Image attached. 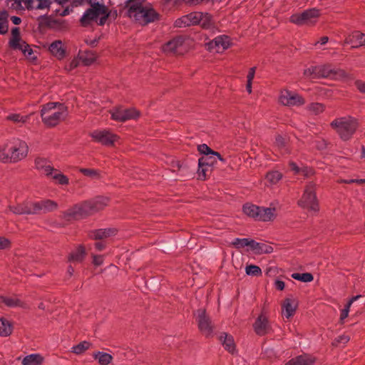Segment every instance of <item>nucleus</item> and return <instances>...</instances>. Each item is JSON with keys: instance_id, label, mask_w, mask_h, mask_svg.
<instances>
[{"instance_id": "1", "label": "nucleus", "mask_w": 365, "mask_h": 365, "mask_svg": "<svg viewBox=\"0 0 365 365\" xmlns=\"http://www.w3.org/2000/svg\"><path fill=\"white\" fill-rule=\"evenodd\" d=\"M109 198L97 196L94 198L76 204L63 213L66 220H81L94 215L108 206Z\"/></svg>"}, {"instance_id": "2", "label": "nucleus", "mask_w": 365, "mask_h": 365, "mask_svg": "<svg viewBox=\"0 0 365 365\" xmlns=\"http://www.w3.org/2000/svg\"><path fill=\"white\" fill-rule=\"evenodd\" d=\"M58 208V204L51 200L41 201L26 200L14 205H9V209L15 215H43L53 212Z\"/></svg>"}, {"instance_id": "3", "label": "nucleus", "mask_w": 365, "mask_h": 365, "mask_svg": "<svg viewBox=\"0 0 365 365\" xmlns=\"http://www.w3.org/2000/svg\"><path fill=\"white\" fill-rule=\"evenodd\" d=\"M29 153L27 143L19 138H12L0 149V162L18 163L24 159Z\"/></svg>"}, {"instance_id": "4", "label": "nucleus", "mask_w": 365, "mask_h": 365, "mask_svg": "<svg viewBox=\"0 0 365 365\" xmlns=\"http://www.w3.org/2000/svg\"><path fill=\"white\" fill-rule=\"evenodd\" d=\"M40 115L46 127L53 128L66 118L68 110L63 103L49 102L41 106Z\"/></svg>"}, {"instance_id": "5", "label": "nucleus", "mask_w": 365, "mask_h": 365, "mask_svg": "<svg viewBox=\"0 0 365 365\" xmlns=\"http://www.w3.org/2000/svg\"><path fill=\"white\" fill-rule=\"evenodd\" d=\"M200 25L204 29L214 27L212 16L207 12L193 11L177 19L174 22L176 28Z\"/></svg>"}, {"instance_id": "6", "label": "nucleus", "mask_w": 365, "mask_h": 365, "mask_svg": "<svg viewBox=\"0 0 365 365\" xmlns=\"http://www.w3.org/2000/svg\"><path fill=\"white\" fill-rule=\"evenodd\" d=\"M110 13L108 8L103 3L91 2V7L86 9L80 19L81 25L87 27L91 25L93 21H97L100 16L98 24L103 26L109 17Z\"/></svg>"}, {"instance_id": "7", "label": "nucleus", "mask_w": 365, "mask_h": 365, "mask_svg": "<svg viewBox=\"0 0 365 365\" xmlns=\"http://www.w3.org/2000/svg\"><path fill=\"white\" fill-rule=\"evenodd\" d=\"M330 126L342 140L346 141L352 138L359 127V123L356 118L351 116H344L332 120Z\"/></svg>"}, {"instance_id": "8", "label": "nucleus", "mask_w": 365, "mask_h": 365, "mask_svg": "<svg viewBox=\"0 0 365 365\" xmlns=\"http://www.w3.org/2000/svg\"><path fill=\"white\" fill-rule=\"evenodd\" d=\"M298 204L303 208L308 210L317 212L319 210L318 201L315 194V184L309 182L304 190L302 198L299 200Z\"/></svg>"}, {"instance_id": "9", "label": "nucleus", "mask_w": 365, "mask_h": 365, "mask_svg": "<svg viewBox=\"0 0 365 365\" xmlns=\"http://www.w3.org/2000/svg\"><path fill=\"white\" fill-rule=\"evenodd\" d=\"M318 73L319 78H329L335 80L353 78L345 71L332 68L329 64L318 66Z\"/></svg>"}, {"instance_id": "10", "label": "nucleus", "mask_w": 365, "mask_h": 365, "mask_svg": "<svg viewBox=\"0 0 365 365\" xmlns=\"http://www.w3.org/2000/svg\"><path fill=\"white\" fill-rule=\"evenodd\" d=\"M160 19V14L151 6L138 3V23L147 25Z\"/></svg>"}, {"instance_id": "11", "label": "nucleus", "mask_w": 365, "mask_h": 365, "mask_svg": "<svg viewBox=\"0 0 365 365\" xmlns=\"http://www.w3.org/2000/svg\"><path fill=\"white\" fill-rule=\"evenodd\" d=\"M195 315L198 328L201 333L207 337L211 336L213 332L214 327L210 317L207 315L205 310L203 309H197Z\"/></svg>"}, {"instance_id": "12", "label": "nucleus", "mask_w": 365, "mask_h": 365, "mask_svg": "<svg viewBox=\"0 0 365 365\" xmlns=\"http://www.w3.org/2000/svg\"><path fill=\"white\" fill-rule=\"evenodd\" d=\"M319 14V10L315 8L307 9L302 13L292 14L290 22L299 26L304 25L318 18Z\"/></svg>"}, {"instance_id": "13", "label": "nucleus", "mask_w": 365, "mask_h": 365, "mask_svg": "<svg viewBox=\"0 0 365 365\" xmlns=\"http://www.w3.org/2000/svg\"><path fill=\"white\" fill-rule=\"evenodd\" d=\"M185 41V38L182 36L174 37L163 45V50L169 54L181 55L186 50Z\"/></svg>"}, {"instance_id": "14", "label": "nucleus", "mask_w": 365, "mask_h": 365, "mask_svg": "<svg viewBox=\"0 0 365 365\" xmlns=\"http://www.w3.org/2000/svg\"><path fill=\"white\" fill-rule=\"evenodd\" d=\"M279 101L283 106H299L305 103L302 96L288 90L281 91Z\"/></svg>"}, {"instance_id": "15", "label": "nucleus", "mask_w": 365, "mask_h": 365, "mask_svg": "<svg viewBox=\"0 0 365 365\" xmlns=\"http://www.w3.org/2000/svg\"><path fill=\"white\" fill-rule=\"evenodd\" d=\"M94 141L110 146L118 140V137L107 130H97L91 133Z\"/></svg>"}, {"instance_id": "16", "label": "nucleus", "mask_w": 365, "mask_h": 365, "mask_svg": "<svg viewBox=\"0 0 365 365\" xmlns=\"http://www.w3.org/2000/svg\"><path fill=\"white\" fill-rule=\"evenodd\" d=\"M111 118L116 121L125 122L137 116V111L134 108L118 107L110 110Z\"/></svg>"}, {"instance_id": "17", "label": "nucleus", "mask_w": 365, "mask_h": 365, "mask_svg": "<svg viewBox=\"0 0 365 365\" xmlns=\"http://www.w3.org/2000/svg\"><path fill=\"white\" fill-rule=\"evenodd\" d=\"M207 46L210 51L215 50L217 53L222 52L230 47V38L226 35L218 36L210 41Z\"/></svg>"}, {"instance_id": "18", "label": "nucleus", "mask_w": 365, "mask_h": 365, "mask_svg": "<svg viewBox=\"0 0 365 365\" xmlns=\"http://www.w3.org/2000/svg\"><path fill=\"white\" fill-rule=\"evenodd\" d=\"M255 332L259 336H264L269 334L272 329L268 318L262 313L258 316L253 324Z\"/></svg>"}, {"instance_id": "19", "label": "nucleus", "mask_w": 365, "mask_h": 365, "mask_svg": "<svg viewBox=\"0 0 365 365\" xmlns=\"http://www.w3.org/2000/svg\"><path fill=\"white\" fill-rule=\"evenodd\" d=\"M344 43L353 44L352 48L365 45V34L356 31L346 37Z\"/></svg>"}, {"instance_id": "20", "label": "nucleus", "mask_w": 365, "mask_h": 365, "mask_svg": "<svg viewBox=\"0 0 365 365\" xmlns=\"http://www.w3.org/2000/svg\"><path fill=\"white\" fill-rule=\"evenodd\" d=\"M297 308V302L294 299L287 298L282 304V314L287 319L292 317Z\"/></svg>"}, {"instance_id": "21", "label": "nucleus", "mask_w": 365, "mask_h": 365, "mask_svg": "<svg viewBox=\"0 0 365 365\" xmlns=\"http://www.w3.org/2000/svg\"><path fill=\"white\" fill-rule=\"evenodd\" d=\"M48 50L58 60H61L66 56V49L61 40H56L52 42L48 47Z\"/></svg>"}, {"instance_id": "22", "label": "nucleus", "mask_w": 365, "mask_h": 365, "mask_svg": "<svg viewBox=\"0 0 365 365\" xmlns=\"http://www.w3.org/2000/svg\"><path fill=\"white\" fill-rule=\"evenodd\" d=\"M118 230L114 227L98 229L93 230L91 237L94 240H103L117 234Z\"/></svg>"}, {"instance_id": "23", "label": "nucleus", "mask_w": 365, "mask_h": 365, "mask_svg": "<svg viewBox=\"0 0 365 365\" xmlns=\"http://www.w3.org/2000/svg\"><path fill=\"white\" fill-rule=\"evenodd\" d=\"M121 11H124L125 16L137 19V0H126Z\"/></svg>"}, {"instance_id": "24", "label": "nucleus", "mask_w": 365, "mask_h": 365, "mask_svg": "<svg viewBox=\"0 0 365 365\" xmlns=\"http://www.w3.org/2000/svg\"><path fill=\"white\" fill-rule=\"evenodd\" d=\"M275 208L260 207L257 220L267 222L273 220L275 217Z\"/></svg>"}, {"instance_id": "25", "label": "nucleus", "mask_w": 365, "mask_h": 365, "mask_svg": "<svg viewBox=\"0 0 365 365\" xmlns=\"http://www.w3.org/2000/svg\"><path fill=\"white\" fill-rule=\"evenodd\" d=\"M220 340L227 351L231 354L235 352V344L234 342V339L231 335H228L226 333H222L220 336Z\"/></svg>"}, {"instance_id": "26", "label": "nucleus", "mask_w": 365, "mask_h": 365, "mask_svg": "<svg viewBox=\"0 0 365 365\" xmlns=\"http://www.w3.org/2000/svg\"><path fill=\"white\" fill-rule=\"evenodd\" d=\"M251 250L254 251L257 255L269 254L273 252V248L272 246L265 243L257 242L255 240L253 242H252Z\"/></svg>"}, {"instance_id": "27", "label": "nucleus", "mask_w": 365, "mask_h": 365, "mask_svg": "<svg viewBox=\"0 0 365 365\" xmlns=\"http://www.w3.org/2000/svg\"><path fill=\"white\" fill-rule=\"evenodd\" d=\"M35 165L38 170H43L47 176L51 175L52 172L54 170V168L44 158H36L35 160Z\"/></svg>"}, {"instance_id": "28", "label": "nucleus", "mask_w": 365, "mask_h": 365, "mask_svg": "<svg viewBox=\"0 0 365 365\" xmlns=\"http://www.w3.org/2000/svg\"><path fill=\"white\" fill-rule=\"evenodd\" d=\"M43 357L39 354H31L26 356L21 361L22 365H41Z\"/></svg>"}, {"instance_id": "29", "label": "nucleus", "mask_w": 365, "mask_h": 365, "mask_svg": "<svg viewBox=\"0 0 365 365\" xmlns=\"http://www.w3.org/2000/svg\"><path fill=\"white\" fill-rule=\"evenodd\" d=\"M197 150L201 153L203 154V156H207L210 155H214L215 156H217L220 161L225 163V160L221 156V155L216 152L212 150L206 144H201L197 146Z\"/></svg>"}, {"instance_id": "30", "label": "nucleus", "mask_w": 365, "mask_h": 365, "mask_svg": "<svg viewBox=\"0 0 365 365\" xmlns=\"http://www.w3.org/2000/svg\"><path fill=\"white\" fill-rule=\"evenodd\" d=\"M217 160H219L217 156L214 155L202 156L198 160V165H205L212 169V167L217 164Z\"/></svg>"}, {"instance_id": "31", "label": "nucleus", "mask_w": 365, "mask_h": 365, "mask_svg": "<svg viewBox=\"0 0 365 365\" xmlns=\"http://www.w3.org/2000/svg\"><path fill=\"white\" fill-rule=\"evenodd\" d=\"M85 255L84 247L82 245H79L75 251L70 254L68 260L70 262H81L84 259Z\"/></svg>"}, {"instance_id": "32", "label": "nucleus", "mask_w": 365, "mask_h": 365, "mask_svg": "<svg viewBox=\"0 0 365 365\" xmlns=\"http://www.w3.org/2000/svg\"><path fill=\"white\" fill-rule=\"evenodd\" d=\"M314 361L307 356H299L289 361L286 365H312Z\"/></svg>"}, {"instance_id": "33", "label": "nucleus", "mask_w": 365, "mask_h": 365, "mask_svg": "<svg viewBox=\"0 0 365 365\" xmlns=\"http://www.w3.org/2000/svg\"><path fill=\"white\" fill-rule=\"evenodd\" d=\"M260 207L255 205L246 204L243 206V212L245 215L257 220Z\"/></svg>"}, {"instance_id": "34", "label": "nucleus", "mask_w": 365, "mask_h": 365, "mask_svg": "<svg viewBox=\"0 0 365 365\" xmlns=\"http://www.w3.org/2000/svg\"><path fill=\"white\" fill-rule=\"evenodd\" d=\"M14 49H18L22 51L24 55L30 59L34 60L36 58L33 56L34 51L30 46L25 41H21L20 44L14 48Z\"/></svg>"}, {"instance_id": "35", "label": "nucleus", "mask_w": 365, "mask_h": 365, "mask_svg": "<svg viewBox=\"0 0 365 365\" xmlns=\"http://www.w3.org/2000/svg\"><path fill=\"white\" fill-rule=\"evenodd\" d=\"M12 332V326L10 322L3 318H0V336H8Z\"/></svg>"}, {"instance_id": "36", "label": "nucleus", "mask_w": 365, "mask_h": 365, "mask_svg": "<svg viewBox=\"0 0 365 365\" xmlns=\"http://www.w3.org/2000/svg\"><path fill=\"white\" fill-rule=\"evenodd\" d=\"M95 359L98 361L101 365H108L110 363L113 357L108 353L98 351L93 354Z\"/></svg>"}, {"instance_id": "37", "label": "nucleus", "mask_w": 365, "mask_h": 365, "mask_svg": "<svg viewBox=\"0 0 365 365\" xmlns=\"http://www.w3.org/2000/svg\"><path fill=\"white\" fill-rule=\"evenodd\" d=\"M282 178V174L277 170L268 172L265 179L271 185L277 184Z\"/></svg>"}, {"instance_id": "38", "label": "nucleus", "mask_w": 365, "mask_h": 365, "mask_svg": "<svg viewBox=\"0 0 365 365\" xmlns=\"http://www.w3.org/2000/svg\"><path fill=\"white\" fill-rule=\"evenodd\" d=\"M96 54L91 51H86L80 54V59L86 66L92 64L96 60Z\"/></svg>"}, {"instance_id": "39", "label": "nucleus", "mask_w": 365, "mask_h": 365, "mask_svg": "<svg viewBox=\"0 0 365 365\" xmlns=\"http://www.w3.org/2000/svg\"><path fill=\"white\" fill-rule=\"evenodd\" d=\"M254 240L249 239V238H235L232 244L237 248H244L245 247H250L252 249V242H253Z\"/></svg>"}, {"instance_id": "40", "label": "nucleus", "mask_w": 365, "mask_h": 365, "mask_svg": "<svg viewBox=\"0 0 365 365\" xmlns=\"http://www.w3.org/2000/svg\"><path fill=\"white\" fill-rule=\"evenodd\" d=\"M12 38L9 41L10 46L14 48L21 43L20 38V31L18 27H14L11 30Z\"/></svg>"}, {"instance_id": "41", "label": "nucleus", "mask_w": 365, "mask_h": 365, "mask_svg": "<svg viewBox=\"0 0 365 365\" xmlns=\"http://www.w3.org/2000/svg\"><path fill=\"white\" fill-rule=\"evenodd\" d=\"M91 343L86 341L80 342L78 344L72 347V352L76 354H81L88 350L91 346Z\"/></svg>"}, {"instance_id": "42", "label": "nucleus", "mask_w": 365, "mask_h": 365, "mask_svg": "<svg viewBox=\"0 0 365 365\" xmlns=\"http://www.w3.org/2000/svg\"><path fill=\"white\" fill-rule=\"evenodd\" d=\"M48 25L51 28L55 29H63L68 26V24L66 23V20L61 19H52L48 22Z\"/></svg>"}, {"instance_id": "43", "label": "nucleus", "mask_w": 365, "mask_h": 365, "mask_svg": "<svg viewBox=\"0 0 365 365\" xmlns=\"http://www.w3.org/2000/svg\"><path fill=\"white\" fill-rule=\"evenodd\" d=\"M287 141L281 135H277L275 138V145L281 150L282 155L289 153V150L286 146Z\"/></svg>"}, {"instance_id": "44", "label": "nucleus", "mask_w": 365, "mask_h": 365, "mask_svg": "<svg viewBox=\"0 0 365 365\" xmlns=\"http://www.w3.org/2000/svg\"><path fill=\"white\" fill-rule=\"evenodd\" d=\"M292 277L294 279L303 282H310L314 279V277L311 273H293L292 274Z\"/></svg>"}, {"instance_id": "45", "label": "nucleus", "mask_w": 365, "mask_h": 365, "mask_svg": "<svg viewBox=\"0 0 365 365\" xmlns=\"http://www.w3.org/2000/svg\"><path fill=\"white\" fill-rule=\"evenodd\" d=\"M54 173L52 172V175H50L53 179L56 180L60 185L68 184V178L63 174L54 169Z\"/></svg>"}, {"instance_id": "46", "label": "nucleus", "mask_w": 365, "mask_h": 365, "mask_svg": "<svg viewBox=\"0 0 365 365\" xmlns=\"http://www.w3.org/2000/svg\"><path fill=\"white\" fill-rule=\"evenodd\" d=\"M212 168L205 166V165H198L197 175L198 179L201 180H205L207 178V176L209 175L212 172Z\"/></svg>"}, {"instance_id": "47", "label": "nucleus", "mask_w": 365, "mask_h": 365, "mask_svg": "<svg viewBox=\"0 0 365 365\" xmlns=\"http://www.w3.org/2000/svg\"><path fill=\"white\" fill-rule=\"evenodd\" d=\"M24 303L17 297H6L5 305L9 307H22Z\"/></svg>"}, {"instance_id": "48", "label": "nucleus", "mask_w": 365, "mask_h": 365, "mask_svg": "<svg viewBox=\"0 0 365 365\" xmlns=\"http://www.w3.org/2000/svg\"><path fill=\"white\" fill-rule=\"evenodd\" d=\"M8 31V21L6 13L4 11L0 16V34H5Z\"/></svg>"}, {"instance_id": "49", "label": "nucleus", "mask_w": 365, "mask_h": 365, "mask_svg": "<svg viewBox=\"0 0 365 365\" xmlns=\"http://www.w3.org/2000/svg\"><path fill=\"white\" fill-rule=\"evenodd\" d=\"M245 272L247 275L259 276L262 274V270L259 267L250 264L245 267Z\"/></svg>"}, {"instance_id": "50", "label": "nucleus", "mask_w": 365, "mask_h": 365, "mask_svg": "<svg viewBox=\"0 0 365 365\" xmlns=\"http://www.w3.org/2000/svg\"><path fill=\"white\" fill-rule=\"evenodd\" d=\"M324 106L319 103H312L308 106V109L314 114L322 113L324 110Z\"/></svg>"}, {"instance_id": "51", "label": "nucleus", "mask_w": 365, "mask_h": 365, "mask_svg": "<svg viewBox=\"0 0 365 365\" xmlns=\"http://www.w3.org/2000/svg\"><path fill=\"white\" fill-rule=\"evenodd\" d=\"M304 75L311 78H319L318 66H311L304 71Z\"/></svg>"}, {"instance_id": "52", "label": "nucleus", "mask_w": 365, "mask_h": 365, "mask_svg": "<svg viewBox=\"0 0 365 365\" xmlns=\"http://www.w3.org/2000/svg\"><path fill=\"white\" fill-rule=\"evenodd\" d=\"M27 118H28L27 116H23L19 113H12V114L9 115L6 117V119L9 120H11L14 123H24L26 121Z\"/></svg>"}, {"instance_id": "53", "label": "nucleus", "mask_w": 365, "mask_h": 365, "mask_svg": "<svg viewBox=\"0 0 365 365\" xmlns=\"http://www.w3.org/2000/svg\"><path fill=\"white\" fill-rule=\"evenodd\" d=\"M24 0H8L10 9L15 11H24V7L22 5Z\"/></svg>"}, {"instance_id": "54", "label": "nucleus", "mask_w": 365, "mask_h": 365, "mask_svg": "<svg viewBox=\"0 0 365 365\" xmlns=\"http://www.w3.org/2000/svg\"><path fill=\"white\" fill-rule=\"evenodd\" d=\"M80 172L86 176L91 178H98L99 173L97 170L88 169V168H81Z\"/></svg>"}, {"instance_id": "55", "label": "nucleus", "mask_w": 365, "mask_h": 365, "mask_svg": "<svg viewBox=\"0 0 365 365\" xmlns=\"http://www.w3.org/2000/svg\"><path fill=\"white\" fill-rule=\"evenodd\" d=\"M300 174H302L305 178H309L314 175V170L309 167L303 166L300 169Z\"/></svg>"}, {"instance_id": "56", "label": "nucleus", "mask_w": 365, "mask_h": 365, "mask_svg": "<svg viewBox=\"0 0 365 365\" xmlns=\"http://www.w3.org/2000/svg\"><path fill=\"white\" fill-rule=\"evenodd\" d=\"M354 85L360 93L365 94V81L356 80L354 82Z\"/></svg>"}, {"instance_id": "57", "label": "nucleus", "mask_w": 365, "mask_h": 365, "mask_svg": "<svg viewBox=\"0 0 365 365\" xmlns=\"http://www.w3.org/2000/svg\"><path fill=\"white\" fill-rule=\"evenodd\" d=\"M184 2V0H165V4L170 8L178 6Z\"/></svg>"}, {"instance_id": "58", "label": "nucleus", "mask_w": 365, "mask_h": 365, "mask_svg": "<svg viewBox=\"0 0 365 365\" xmlns=\"http://www.w3.org/2000/svg\"><path fill=\"white\" fill-rule=\"evenodd\" d=\"M211 1L212 0H184V2L190 5H198L202 4H207Z\"/></svg>"}, {"instance_id": "59", "label": "nucleus", "mask_w": 365, "mask_h": 365, "mask_svg": "<svg viewBox=\"0 0 365 365\" xmlns=\"http://www.w3.org/2000/svg\"><path fill=\"white\" fill-rule=\"evenodd\" d=\"M10 245V241L5 237H0V250L8 248Z\"/></svg>"}, {"instance_id": "60", "label": "nucleus", "mask_w": 365, "mask_h": 365, "mask_svg": "<svg viewBox=\"0 0 365 365\" xmlns=\"http://www.w3.org/2000/svg\"><path fill=\"white\" fill-rule=\"evenodd\" d=\"M34 0H24V9H26L28 10L35 9L36 6L34 5Z\"/></svg>"}, {"instance_id": "61", "label": "nucleus", "mask_w": 365, "mask_h": 365, "mask_svg": "<svg viewBox=\"0 0 365 365\" xmlns=\"http://www.w3.org/2000/svg\"><path fill=\"white\" fill-rule=\"evenodd\" d=\"M78 65V61L76 59H73L68 66H66V69L68 71L74 69Z\"/></svg>"}, {"instance_id": "62", "label": "nucleus", "mask_w": 365, "mask_h": 365, "mask_svg": "<svg viewBox=\"0 0 365 365\" xmlns=\"http://www.w3.org/2000/svg\"><path fill=\"white\" fill-rule=\"evenodd\" d=\"M255 71H256V67H252V68H250L247 76V81L252 82V80L255 75Z\"/></svg>"}, {"instance_id": "63", "label": "nucleus", "mask_w": 365, "mask_h": 365, "mask_svg": "<svg viewBox=\"0 0 365 365\" xmlns=\"http://www.w3.org/2000/svg\"><path fill=\"white\" fill-rule=\"evenodd\" d=\"M103 262V257L101 255H94L93 259V263L96 265L99 266L102 264Z\"/></svg>"}, {"instance_id": "64", "label": "nucleus", "mask_w": 365, "mask_h": 365, "mask_svg": "<svg viewBox=\"0 0 365 365\" xmlns=\"http://www.w3.org/2000/svg\"><path fill=\"white\" fill-rule=\"evenodd\" d=\"M289 167L291 170L294 172L295 174H300L301 168H299L295 163L290 162Z\"/></svg>"}]
</instances>
